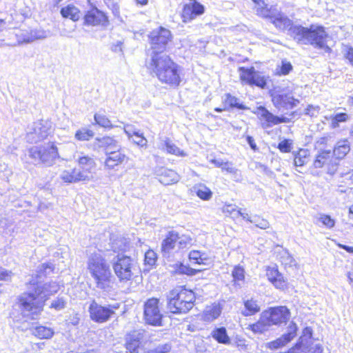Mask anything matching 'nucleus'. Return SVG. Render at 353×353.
Returning <instances> with one entry per match:
<instances>
[{
	"label": "nucleus",
	"instance_id": "51",
	"mask_svg": "<svg viewBox=\"0 0 353 353\" xmlns=\"http://www.w3.org/2000/svg\"><path fill=\"white\" fill-rule=\"evenodd\" d=\"M223 171H226L228 173L234 174V178L235 181H239V177L240 176L239 170L233 166L232 162L225 161L224 163V165L222 168Z\"/></svg>",
	"mask_w": 353,
	"mask_h": 353
},
{
	"label": "nucleus",
	"instance_id": "47",
	"mask_svg": "<svg viewBox=\"0 0 353 353\" xmlns=\"http://www.w3.org/2000/svg\"><path fill=\"white\" fill-rule=\"evenodd\" d=\"M189 259L191 261L196 264H206L208 260L205 254L199 250H192L189 253Z\"/></svg>",
	"mask_w": 353,
	"mask_h": 353
},
{
	"label": "nucleus",
	"instance_id": "7",
	"mask_svg": "<svg viewBox=\"0 0 353 353\" xmlns=\"http://www.w3.org/2000/svg\"><path fill=\"white\" fill-rule=\"evenodd\" d=\"M263 17L280 31L286 32L288 35L294 39L296 37V30L300 27V24L293 22L285 14L275 7L271 6L270 9L264 12Z\"/></svg>",
	"mask_w": 353,
	"mask_h": 353
},
{
	"label": "nucleus",
	"instance_id": "22",
	"mask_svg": "<svg viewBox=\"0 0 353 353\" xmlns=\"http://www.w3.org/2000/svg\"><path fill=\"white\" fill-rule=\"evenodd\" d=\"M120 146L117 144V141L110 137L96 138L93 143L94 150H103L105 154L112 150H118Z\"/></svg>",
	"mask_w": 353,
	"mask_h": 353
},
{
	"label": "nucleus",
	"instance_id": "49",
	"mask_svg": "<svg viewBox=\"0 0 353 353\" xmlns=\"http://www.w3.org/2000/svg\"><path fill=\"white\" fill-rule=\"evenodd\" d=\"M350 116L345 112L336 113L331 117L332 125L333 128H337L339 123L345 122L349 120Z\"/></svg>",
	"mask_w": 353,
	"mask_h": 353
},
{
	"label": "nucleus",
	"instance_id": "38",
	"mask_svg": "<svg viewBox=\"0 0 353 353\" xmlns=\"http://www.w3.org/2000/svg\"><path fill=\"white\" fill-rule=\"evenodd\" d=\"M194 189L196 196L201 199L208 201L212 198V191L204 184H199L196 185Z\"/></svg>",
	"mask_w": 353,
	"mask_h": 353
},
{
	"label": "nucleus",
	"instance_id": "17",
	"mask_svg": "<svg viewBox=\"0 0 353 353\" xmlns=\"http://www.w3.org/2000/svg\"><path fill=\"white\" fill-rule=\"evenodd\" d=\"M114 270L117 276L121 281L130 280L131 272V258L126 256H123L118 258V260L113 265Z\"/></svg>",
	"mask_w": 353,
	"mask_h": 353
},
{
	"label": "nucleus",
	"instance_id": "64",
	"mask_svg": "<svg viewBox=\"0 0 353 353\" xmlns=\"http://www.w3.org/2000/svg\"><path fill=\"white\" fill-rule=\"evenodd\" d=\"M319 106H314L312 105H309L304 110V114L305 115H308L310 117H316L319 111Z\"/></svg>",
	"mask_w": 353,
	"mask_h": 353
},
{
	"label": "nucleus",
	"instance_id": "19",
	"mask_svg": "<svg viewBox=\"0 0 353 353\" xmlns=\"http://www.w3.org/2000/svg\"><path fill=\"white\" fill-rule=\"evenodd\" d=\"M254 113L261 120V127L263 129L270 128L279 124V116L274 115L264 106L257 107Z\"/></svg>",
	"mask_w": 353,
	"mask_h": 353
},
{
	"label": "nucleus",
	"instance_id": "28",
	"mask_svg": "<svg viewBox=\"0 0 353 353\" xmlns=\"http://www.w3.org/2000/svg\"><path fill=\"white\" fill-rule=\"evenodd\" d=\"M243 303L244 308L241 310V314L243 316H254L261 310V307L258 301L254 299L253 297L248 299H243Z\"/></svg>",
	"mask_w": 353,
	"mask_h": 353
},
{
	"label": "nucleus",
	"instance_id": "30",
	"mask_svg": "<svg viewBox=\"0 0 353 353\" xmlns=\"http://www.w3.org/2000/svg\"><path fill=\"white\" fill-rule=\"evenodd\" d=\"M210 336L219 343L223 345H230L231 339L228 334V331L225 327H215L210 333Z\"/></svg>",
	"mask_w": 353,
	"mask_h": 353
},
{
	"label": "nucleus",
	"instance_id": "24",
	"mask_svg": "<svg viewBox=\"0 0 353 353\" xmlns=\"http://www.w3.org/2000/svg\"><path fill=\"white\" fill-rule=\"evenodd\" d=\"M222 306L219 303H213L206 306L202 313V319L206 322H212L216 319L221 314Z\"/></svg>",
	"mask_w": 353,
	"mask_h": 353
},
{
	"label": "nucleus",
	"instance_id": "50",
	"mask_svg": "<svg viewBox=\"0 0 353 353\" xmlns=\"http://www.w3.org/2000/svg\"><path fill=\"white\" fill-rule=\"evenodd\" d=\"M313 335V330L310 327H305L302 332V335L300 336L298 342H301L303 346L307 344V340L312 339Z\"/></svg>",
	"mask_w": 353,
	"mask_h": 353
},
{
	"label": "nucleus",
	"instance_id": "48",
	"mask_svg": "<svg viewBox=\"0 0 353 353\" xmlns=\"http://www.w3.org/2000/svg\"><path fill=\"white\" fill-rule=\"evenodd\" d=\"M94 136V132L89 129L83 128L78 130L74 134V137L78 141H88Z\"/></svg>",
	"mask_w": 353,
	"mask_h": 353
},
{
	"label": "nucleus",
	"instance_id": "32",
	"mask_svg": "<svg viewBox=\"0 0 353 353\" xmlns=\"http://www.w3.org/2000/svg\"><path fill=\"white\" fill-rule=\"evenodd\" d=\"M109 246L108 250H112L114 252H124L127 248L126 239L117 235L111 234Z\"/></svg>",
	"mask_w": 353,
	"mask_h": 353
},
{
	"label": "nucleus",
	"instance_id": "59",
	"mask_svg": "<svg viewBox=\"0 0 353 353\" xmlns=\"http://www.w3.org/2000/svg\"><path fill=\"white\" fill-rule=\"evenodd\" d=\"M277 148L281 152H290L292 148V141L290 139H284L279 143Z\"/></svg>",
	"mask_w": 353,
	"mask_h": 353
},
{
	"label": "nucleus",
	"instance_id": "13",
	"mask_svg": "<svg viewBox=\"0 0 353 353\" xmlns=\"http://www.w3.org/2000/svg\"><path fill=\"white\" fill-rule=\"evenodd\" d=\"M159 299L152 298L148 299L144 304V319L145 322L151 325H162L163 315L159 309Z\"/></svg>",
	"mask_w": 353,
	"mask_h": 353
},
{
	"label": "nucleus",
	"instance_id": "36",
	"mask_svg": "<svg viewBox=\"0 0 353 353\" xmlns=\"http://www.w3.org/2000/svg\"><path fill=\"white\" fill-rule=\"evenodd\" d=\"M270 325L263 315L261 314L259 321L249 325L248 329L252 330L254 334H263L268 331Z\"/></svg>",
	"mask_w": 353,
	"mask_h": 353
},
{
	"label": "nucleus",
	"instance_id": "8",
	"mask_svg": "<svg viewBox=\"0 0 353 353\" xmlns=\"http://www.w3.org/2000/svg\"><path fill=\"white\" fill-rule=\"evenodd\" d=\"M149 39L152 50L150 58H152L153 55L167 54L172 34L168 29L160 27L150 32Z\"/></svg>",
	"mask_w": 353,
	"mask_h": 353
},
{
	"label": "nucleus",
	"instance_id": "61",
	"mask_svg": "<svg viewBox=\"0 0 353 353\" xmlns=\"http://www.w3.org/2000/svg\"><path fill=\"white\" fill-rule=\"evenodd\" d=\"M60 178L63 181L68 183H75V179L74 178V173L73 170L72 172L64 170Z\"/></svg>",
	"mask_w": 353,
	"mask_h": 353
},
{
	"label": "nucleus",
	"instance_id": "54",
	"mask_svg": "<svg viewBox=\"0 0 353 353\" xmlns=\"http://www.w3.org/2000/svg\"><path fill=\"white\" fill-rule=\"evenodd\" d=\"M66 306V301L63 297L58 296L56 299L53 300L50 305V307L54 309L57 311H60L64 309Z\"/></svg>",
	"mask_w": 353,
	"mask_h": 353
},
{
	"label": "nucleus",
	"instance_id": "12",
	"mask_svg": "<svg viewBox=\"0 0 353 353\" xmlns=\"http://www.w3.org/2000/svg\"><path fill=\"white\" fill-rule=\"evenodd\" d=\"M262 314L270 327L280 325L283 323L286 324L290 319V312L285 306H279L263 311Z\"/></svg>",
	"mask_w": 353,
	"mask_h": 353
},
{
	"label": "nucleus",
	"instance_id": "35",
	"mask_svg": "<svg viewBox=\"0 0 353 353\" xmlns=\"http://www.w3.org/2000/svg\"><path fill=\"white\" fill-rule=\"evenodd\" d=\"M350 144L347 140L339 141L332 152V157L334 156L337 160L342 159L350 152Z\"/></svg>",
	"mask_w": 353,
	"mask_h": 353
},
{
	"label": "nucleus",
	"instance_id": "1",
	"mask_svg": "<svg viewBox=\"0 0 353 353\" xmlns=\"http://www.w3.org/2000/svg\"><path fill=\"white\" fill-rule=\"evenodd\" d=\"M146 65L150 74L162 83L176 88L181 82L182 67L175 63L168 54L153 55Z\"/></svg>",
	"mask_w": 353,
	"mask_h": 353
},
{
	"label": "nucleus",
	"instance_id": "63",
	"mask_svg": "<svg viewBox=\"0 0 353 353\" xmlns=\"http://www.w3.org/2000/svg\"><path fill=\"white\" fill-rule=\"evenodd\" d=\"M339 163L336 160H333V157L331 158L330 161L327 163V173L330 175H334L338 169Z\"/></svg>",
	"mask_w": 353,
	"mask_h": 353
},
{
	"label": "nucleus",
	"instance_id": "5",
	"mask_svg": "<svg viewBox=\"0 0 353 353\" xmlns=\"http://www.w3.org/2000/svg\"><path fill=\"white\" fill-rule=\"evenodd\" d=\"M87 268L97 288L105 290L109 287L112 274L110 265L100 254L94 253L89 256Z\"/></svg>",
	"mask_w": 353,
	"mask_h": 353
},
{
	"label": "nucleus",
	"instance_id": "45",
	"mask_svg": "<svg viewBox=\"0 0 353 353\" xmlns=\"http://www.w3.org/2000/svg\"><path fill=\"white\" fill-rule=\"evenodd\" d=\"M94 120L95 124L99 125L100 127L108 129H111L114 127L110 119L104 114L95 113L94 115Z\"/></svg>",
	"mask_w": 353,
	"mask_h": 353
},
{
	"label": "nucleus",
	"instance_id": "16",
	"mask_svg": "<svg viewBox=\"0 0 353 353\" xmlns=\"http://www.w3.org/2000/svg\"><path fill=\"white\" fill-rule=\"evenodd\" d=\"M205 12V7L196 0L186 3L183 6L181 17L185 23L190 22L197 17L203 14Z\"/></svg>",
	"mask_w": 353,
	"mask_h": 353
},
{
	"label": "nucleus",
	"instance_id": "11",
	"mask_svg": "<svg viewBox=\"0 0 353 353\" xmlns=\"http://www.w3.org/2000/svg\"><path fill=\"white\" fill-rule=\"evenodd\" d=\"M118 307L117 304L103 306L99 304L95 300H93L88 307L90 318L92 321L97 323L107 322L114 314V310Z\"/></svg>",
	"mask_w": 353,
	"mask_h": 353
},
{
	"label": "nucleus",
	"instance_id": "34",
	"mask_svg": "<svg viewBox=\"0 0 353 353\" xmlns=\"http://www.w3.org/2000/svg\"><path fill=\"white\" fill-rule=\"evenodd\" d=\"M14 35L17 39V43L12 44L11 46H16L31 43L30 27L28 28H19L16 30Z\"/></svg>",
	"mask_w": 353,
	"mask_h": 353
},
{
	"label": "nucleus",
	"instance_id": "52",
	"mask_svg": "<svg viewBox=\"0 0 353 353\" xmlns=\"http://www.w3.org/2000/svg\"><path fill=\"white\" fill-rule=\"evenodd\" d=\"M297 330L298 327L294 321H291L288 327L287 333L283 335L290 342L296 336Z\"/></svg>",
	"mask_w": 353,
	"mask_h": 353
},
{
	"label": "nucleus",
	"instance_id": "31",
	"mask_svg": "<svg viewBox=\"0 0 353 353\" xmlns=\"http://www.w3.org/2000/svg\"><path fill=\"white\" fill-rule=\"evenodd\" d=\"M223 105L228 108V110L237 109V110H248L249 108L240 101V99L230 93L225 94V98L223 100Z\"/></svg>",
	"mask_w": 353,
	"mask_h": 353
},
{
	"label": "nucleus",
	"instance_id": "26",
	"mask_svg": "<svg viewBox=\"0 0 353 353\" xmlns=\"http://www.w3.org/2000/svg\"><path fill=\"white\" fill-rule=\"evenodd\" d=\"M105 166L109 169H113L116 165L121 163L125 159V155L118 150H112L106 153Z\"/></svg>",
	"mask_w": 353,
	"mask_h": 353
},
{
	"label": "nucleus",
	"instance_id": "21",
	"mask_svg": "<svg viewBox=\"0 0 353 353\" xmlns=\"http://www.w3.org/2000/svg\"><path fill=\"white\" fill-rule=\"evenodd\" d=\"M180 239L177 232L170 231L161 243V252L163 257H169L175 248L176 243Z\"/></svg>",
	"mask_w": 353,
	"mask_h": 353
},
{
	"label": "nucleus",
	"instance_id": "25",
	"mask_svg": "<svg viewBox=\"0 0 353 353\" xmlns=\"http://www.w3.org/2000/svg\"><path fill=\"white\" fill-rule=\"evenodd\" d=\"M148 332L143 329L134 330V353H139V349H143L150 339Z\"/></svg>",
	"mask_w": 353,
	"mask_h": 353
},
{
	"label": "nucleus",
	"instance_id": "57",
	"mask_svg": "<svg viewBox=\"0 0 353 353\" xmlns=\"http://www.w3.org/2000/svg\"><path fill=\"white\" fill-rule=\"evenodd\" d=\"M157 259V254L153 250H149L145 253L144 261L146 265L150 266L155 265Z\"/></svg>",
	"mask_w": 353,
	"mask_h": 353
},
{
	"label": "nucleus",
	"instance_id": "60",
	"mask_svg": "<svg viewBox=\"0 0 353 353\" xmlns=\"http://www.w3.org/2000/svg\"><path fill=\"white\" fill-rule=\"evenodd\" d=\"M147 143V139L142 134H139L138 132L134 131V144L137 145L140 148H143L146 147Z\"/></svg>",
	"mask_w": 353,
	"mask_h": 353
},
{
	"label": "nucleus",
	"instance_id": "15",
	"mask_svg": "<svg viewBox=\"0 0 353 353\" xmlns=\"http://www.w3.org/2000/svg\"><path fill=\"white\" fill-rule=\"evenodd\" d=\"M83 20V25L85 26L107 27L109 23L107 15L96 6H92L85 12Z\"/></svg>",
	"mask_w": 353,
	"mask_h": 353
},
{
	"label": "nucleus",
	"instance_id": "43",
	"mask_svg": "<svg viewBox=\"0 0 353 353\" xmlns=\"http://www.w3.org/2000/svg\"><path fill=\"white\" fill-rule=\"evenodd\" d=\"M289 343H290V341L286 339L285 336H284L282 334L280 337L277 338L276 340H274L272 341L267 343L265 344V347L270 350H276L281 347H284Z\"/></svg>",
	"mask_w": 353,
	"mask_h": 353
},
{
	"label": "nucleus",
	"instance_id": "58",
	"mask_svg": "<svg viewBox=\"0 0 353 353\" xmlns=\"http://www.w3.org/2000/svg\"><path fill=\"white\" fill-rule=\"evenodd\" d=\"M319 221L329 229L333 228L335 225V221L330 215L327 214L321 215Z\"/></svg>",
	"mask_w": 353,
	"mask_h": 353
},
{
	"label": "nucleus",
	"instance_id": "33",
	"mask_svg": "<svg viewBox=\"0 0 353 353\" xmlns=\"http://www.w3.org/2000/svg\"><path fill=\"white\" fill-rule=\"evenodd\" d=\"M80 13L79 9L72 4H68L61 8L60 10V14L63 18L70 19L73 21H77L80 19Z\"/></svg>",
	"mask_w": 353,
	"mask_h": 353
},
{
	"label": "nucleus",
	"instance_id": "27",
	"mask_svg": "<svg viewBox=\"0 0 353 353\" xmlns=\"http://www.w3.org/2000/svg\"><path fill=\"white\" fill-rule=\"evenodd\" d=\"M267 276L268 280L278 289H284L286 286V281L281 273L277 268H269L267 270Z\"/></svg>",
	"mask_w": 353,
	"mask_h": 353
},
{
	"label": "nucleus",
	"instance_id": "2",
	"mask_svg": "<svg viewBox=\"0 0 353 353\" xmlns=\"http://www.w3.org/2000/svg\"><path fill=\"white\" fill-rule=\"evenodd\" d=\"M25 157L29 163L38 167H52L61 159L54 142L32 146L26 150Z\"/></svg>",
	"mask_w": 353,
	"mask_h": 353
},
{
	"label": "nucleus",
	"instance_id": "42",
	"mask_svg": "<svg viewBox=\"0 0 353 353\" xmlns=\"http://www.w3.org/2000/svg\"><path fill=\"white\" fill-rule=\"evenodd\" d=\"M30 33L32 38L31 43L37 40L46 39L50 35V31L45 30L41 28H30Z\"/></svg>",
	"mask_w": 353,
	"mask_h": 353
},
{
	"label": "nucleus",
	"instance_id": "56",
	"mask_svg": "<svg viewBox=\"0 0 353 353\" xmlns=\"http://www.w3.org/2000/svg\"><path fill=\"white\" fill-rule=\"evenodd\" d=\"M172 349V345L170 343H166L164 344H159L154 349L150 350L148 352L150 353H168Z\"/></svg>",
	"mask_w": 353,
	"mask_h": 353
},
{
	"label": "nucleus",
	"instance_id": "14",
	"mask_svg": "<svg viewBox=\"0 0 353 353\" xmlns=\"http://www.w3.org/2000/svg\"><path fill=\"white\" fill-rule=\"evenodd\" d=\"M239 71L241 80L247 84L255 85L261 88H264L266 86L267 80L265 76L256 70L253 66L250 68L240 67Z\"/></svg>",
	"mask_w": 353,
	"mask_h": 353
},
{
	"label": "nucleus",
	"instance_id": "39",
	"mask_svg": "<svg viewBox=\"0 0 353 353\" xmlns=\"http://www.w3.org/2000/svg\"><path fill=\"white\" fill-rule=\"evenodd\" d=\"M78 163L81 168L88 173H90L95 166L94 160L87 155L80 157L78 159Z\"/></svg>",
	"mask_w": 353,
	"mask_h": 353
},
{
	"label": "nucleus",
	"instance_id": "41",
	"mask_svg": "<svg viewBox=\"0 0 353 353\" xmlns=\"http://www.w3.org/2000/svg\"><path fill=\"white\" fill-rule=\"evenodd\" d=\"M232 276L235 285H241L245 280V269L240 265H235L232 271Z\"/></svg>",
	"mask_w": 353,
	"mask_h": 353
},
{
	"label": "nucleus",
	"instance_id": "37",
	"mask_svg": "<svg viewBox=\"0 0 353 353\" xmlns=\"http://www.w3.org/2000/svg\"><path fill=\"white\" fill-rule=\"evenodd\" d=\"M32 334L41 339H49L54 336V332L50 327L39 325L32 330Z\"/></svg>",
	"mask_w": 353,
	"mask_h": 353
},
{
	"label": "nucleus",
	"instance_id": "9",
	"mask_svg": "<svg viewBox=\"0 0 353 353\" xmlns=\"http://www.w3.org/2000/svg\"><path fill=\"white\" fill-rule=\"evenodd\" d=\"M52 132V121L41 119L28 126L26 139L30 143H37L46 139Z\"/></svg>",
	"mask_w": 353,
	"mask_h": 353
},
{
	"label": "nucleus",
	"instance_id": "10",
	"mask_svg": "<svg viewBox=\"0 0 353 353\" xmlns=\"http://www.w3.org/2000/svg\"><path fill=\"white\" fill-rule=\"evenodd\" d=\"M26 285L31 287L36 295L43 301L44 305L50 296L56 294L59 290V285L56 281H50L43 283V281H39L37 279H30Z\"/></svg>",
	"mask_w": 353,
	"mask_h": 353
},
{
	"label": "nucleus",
	"instance_id": "6",
	"mask_svg": "<svg viewBox=\"0 0 353 353\" xmlns=\"http://www.w3.org/2000/svg\"><path fill=\"white\" fill-rule=\"evenodd\" d=\"M28 291L21 293L17 297L16 305L23 317L35 319L43 310L45 305L30 285L28 286Z\"/></svg>",
	"mask_w": 353,
	"mask_h": 353
},
{
	"label": "nucleus",
	"instance_id": "46",
	"mask_svg": "<svg viewBox=\"0 0 353 353\" xmlns=\"http://www.w3.org/2000/svg\"><path fill=\"white\" fill-rule=\"evenodd\" d=\"M309 156L307 150L301 149L295 155L294 164L296 167H302L307 163V159Z\"/></svg>",
	"mask_w": 353,
	"mask_h": 353
},
{
	"label": "nucleus",
	"instance_id": "20",
	"mask_svg": "<svg viewBox=\"0 0 353 353\" xmlns=\"http://www.w3.org/2000/svg\"><path fill=\"white\" fill-rule=\"evenodd\" d=\"M155 174L159 182L164 185L176 183L179 181V175L173 170L164 167L157 168Z\"/></svg>",
	"mask_w": 353,
	"mask_h": 353
},
{
	"label": "nucleus",
	"instance_id": "40",
	"mask_svg": "<svg viewBox=\"0 0 353 353\" xmlns=\"http://www.w3.org/2000/svg\"><path fill=\"white\" fill-rule=\"evenodd\" d=\"M163 149L169 154H175L180 157L185 155L183 150H181L169 138H166L163 143Z\"/></svg>",
	"mask_w": 353,
	"mask_h": 353
},
{
	"label": "nucleus",
	"instance_id": "18",
	"mask_svg": "<svg viewBox=\"0 0 353 353\" xmlns=\"http://www.w3.org/2000/svg\"><path fill=\"white\" fill-rule=\"evenodd\" d=\"M272 102L276 108L290 110L296 107L300 101L290 93H281L272 97Z\"/></svg>",
	"mask_w": 353,
	"mask_h": 353
},
{
	"label": "nucleus",
	"instance_id": "29",
	"mask_svg": "<svg viewBox=\"0 0 353 353\" xmlns=\"http://www.w3.org/2000/svg\"><path fill=\"white\" fill-rule=\"evenodd\" d=\"M331 158L332 153L330 150H320L315 156L312 165L314 168H321L330 161Z\"/></svg>",
	"mask_w": 353,
	"mask_h": 353
},
{
	"label": "nucleus",
	"instance_id": "55",
	"mask_svg": "<svg viewBox=\"0 0 353 353\" xmlns=\"http://www.w3.org/2000/svg\"><path fill=\"white\" fill-rule=\"evenodd\" d=\"M73 173L75 183L82 181H88L90 179V176L88 175L89 173L83 170L81 171L79 170L74 169Z\"/></svg>",
	"mask_w": 353,
	"mask_h": 353
},
{
	"label": "nucleus",
	"instance_id": "4",
	"mask_svg": "<svg viewBox=\"0 0 353 353\" xmlns=\"http://www.w3.org/2000/svg\"><path fill=\"white\" fill-rule=\"evenodd\" d=\"M194 292L183 287L174 288L167 295V308L172 314H186L194 305Z\"/></svg>",
	"mask_w": 353,
	"mask_h": 353
},
{
	"label": "nucleus",
	"instance_id": "23",
	"mask_svg": "<svg viewBox=\"0 0 353 353\" xmlns=\"http://www.w3.org/2000/svg\"><path fill=\"white\" fill-rule=\"evenodd\" d=\"M54 269L55 266L51 262L41 263L37 267L35 273L30 279H37L39 281H43L46 278L54 273Z\"/></svg>",
	"mask_w": 353,
	"mask_h": 353
},
{
	"label": "nucleus",
	"instance_id": "53",
	"mask_svg": "<svg viewBox=\"0 0 353 353\" xmlns=\"http://www.w3.org/2000/svg\"><path fill=\"white\" fill-rule=\"evenodd\" d=\"M251 223H254L256 225V227L263 230L267 229L270 227V223L266 219H261L260 216L257 215H254L252 216Z\"/></svg>",
	"mask_w": 353,
	"mask_h": 353
},
{
	"label": "nucleus",
	"instance_id": "62",
	"mask_svg": "<svg viewBox=\"0 0 353 353\" xmlns=\"http://www.w3.org/2000/svg\"><path fill=\"white\" fill-rule=\"evenodd\" d=\"M292 70V65L291 63L285 60H283L281 61V65L280 67V71L279 73V74L286 75L288 74Z\"/></svg>",
	"mask_w": 353,
	"mask_h": 353
},
{
	"label": "nucleus",
	"instance_id": "44",
	"mask_svg": "<svg viewBox=\"0 0 353 353\" xmlns=\"http://www.w3.org/2000/svg\"><path fill=\"white\" fill-rule=\"evenodd\" d=\"M174 271L177 274H186L188 276H194L200 272L199 270L193 269L190 266L183 265L181 263L175 264Z\"/></svg>",
	"mask_w": 353,
	"mask_h": 353
},
{
	"label": "nucleus",
	"instance_id": "3",
	"mask_svg": "<svg viewBox=\"0 0 353 353\" xmlns=\"http://www.w3.org/2000/svg\"><path fill=\"white\" fill-rule=\"evenodd\" d=\"M294 40L299 43L311 45L315 48L324 50L325 52H330L331 48L327 45L328 34L323 26L311 25L310 27H300L296 30Z\"/></svg>",
	"mask_w": 353,
	"mask_h": 353
}]
</instances>
